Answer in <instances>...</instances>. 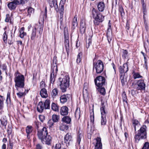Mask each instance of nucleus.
<instances>
[{
    "mask_svg": "<svg viewBox=\"0 0 149 149\" xmlns=\"http://www.w3.org/2000/svg\"><path fill=\"white\" fill-rule=\"evenodd\" d=\"M40 94L41 97L43 98H46L48 96L47 90L45 88L41 89Z\"/></svg>",
    "mask_w": 149,
    "mask_h": 149,
    "instance_id": "nucleus-25",
    "label": "nucleus"
},
{
    "mask_svg": "<svg viewBox=\"0 0 149 149\" xmlns=\"http://www.w3.org/2000/svg\"><path fill=\"white\" fill-rule=\"evenodd\" d=\"M39 119L42 122H43L45 119V116L43 115H40L39 116Z\"/></svg>",
    "mask_w": 149,
    "mask_h": 149,
    "instance_id": "nucleus-57",
    "label": "nucleus"
},
{
    "mask_svg": "<svg viewBox=\"0 0 149 149\" xmlns=\"http://www.w3.org/2000/svg\"><path fill=\"white\" fill-rule=\"evenodd\" d=\"M1 98H0V109H2L3 107V100L1 96Z\"/></svg>",
    "mask_w": 149,
    "mask_h": 149,
    "instance_id": "nucleus-53",
    "label": "nucleus"
},
{
    "mask_svg": "<svg viewBox=\"0 0 149 149\" xmlns=\"http://www.w3.org/2000/svg\"><path fill=\"white\" fill-rule=\"evenodd\" d=\"M91 37H90L86 41V47L87 48H88L91 44Z\"/></svg>",
    "mask_w": 149,
    "mask_h": 149,
    "instance_id": "nucleus-46",
    "label": "nucleus"
},
{
    "mask_svg": "<svg viewBox=\"0 0 149 149\" xmlns=\"http://www.w3.org/2000/svg\"><path fill=\"white\" fill-rule=\"evenodd\" d=\"M81 135L80 134L79 135L78 137L77 138V142L78 144L79 145L80 143V142L81 141Z\"/></svg>",
    "mask_w": 149,
    "mask_h": 149,
    "instance_id": "nucleus-60",
    "label": "nucleus"
},
{
    "mask_svg": "<svg viewBox=\"0 0 149 149\" xmlns=\"http://www.w3.org/2000/svg\"><path fill=\"white\" fill-rule=\"evenodd\" d=\"M50 101L49 100L47 99L43 104L45 109H49L50 108Z\"/></svg>",
    "mask_w": 149,
    "mask_h": 149,
    "instance_id": "nucleus-30",
    "label": "nucleus"
},
{
    "mask_svg": "<svg viewBox=\"0 0 149 149\" xmlns=\"http://www.w3.org/2000/svg\"><path fill=\"white\" fill-rule=\"evenodd\" d=\"M104 64L101 60H98L97 62L93 63V69H95L97 74L101 73L103 70Z\"/></svg>",
    "mask_w": 149,
    "mask_h": 149,
    "instance_id": "nucleus-6",
    "label": "nucleus"
},
{
    "mask_svg": "<svg viewBox=\"0 0 149 149\" xmlns=\"http://www.w3.org/2000/svg\"><path fill=\"white\" fill-rule=\"evenodd\" d=\"M19 92L17 93V95L19 98H21L25 95L24 91H22L21 88L19 89V91H18Z\"/></svg>",
    "mask_w": 149,
    "mask_h": 149,
    "instance_id": "nucleus-31",
    "label": "nucleus"
},
{
    "mask_svg": "<svg viewBox=\"0 0 149 149\" xmlns=\"http://www.w3.org/2000/svg\"><path fill=\"white\" fill-rule=\"evenodd\" d=\"M98 88V90L100 94L102 95H104L106 93L105 90L104 88L99 87Z\"/></svg>",
    "mask_w": 149,
    "mask_h": 149,
    "instance_id": "nucleus-40",
    "label": "nucleus"
},
{
    "mask_svg": "<svg viewBox=\"0 0 149 149\" xmlns=\"http://www.w3.org/2000/svg\"><path fill=\"white\" fill-rule=\"evenodd\" d=\"M136 89L137 90L143 91L145 90L146 84L143 79H140L138 80L136 84Z\"/></svg>",
    "mask_w": 149,
    "mask_h": 149,
    "instance_id": "nucleus-10",
    "label": "nucleus"
},
{
    "mask_svg": "<svg viewBox=\"0 0 149 149\" xmlns=\"http://www.w3.org/2000/svg\"><path fill=\"white\" fill-rule=\"evenodd\" d=\"M45 142L46 144L47 145H50L52 143V137L49 135H47L45 138H44V141Z\"/></svg>",
    "mask_w": 149,
    "mask_h": 149,
    "instance_id": "nucleus-23",
    "label": "nucleus"
},
{
    "mask_svg": "<svg viewBox=\"0 0 149 149\" xmlns=\"http://www.w3.org/2000/svg\"><path fill=\"white\" fill-rule=\"evenodd\" d=\"M58 71L57 66H54L51 71L50 75V82L53 84L55 80L56 73Z\"/></svg>",
    "mask_w": 149,
    "mask_h": 149,
    "instance_id": "nucleus-11",
    "label": "nucleus"
},
{
    "mask_svg": "<svg viewBox=\"0 0 149 149\" xmlns=\"http://www.w3.org/2000/svg\"><path fill=\"white\" fill-rule=\"evenodd\" d=\"M26 130L27 134H30L33 131V127L31 126H28L26 127Z\"/></svg>",
    "mask_w": 149,
    "mask_h": 149,
    "instance_id": "nucleus-38",
    "label": "nucleus"
},
{
    "mask_svg": "<svg viewBox=\"0 0 149 149\" xmlns=\"http://www.w3.org/2000/svg\"><path fill=\"white\" fill-rule=\"evenodd\" d=\"M105 4L104 2H100L97 4V7L99 11L102 12L105 8Z\"/></svg>",
    "mask_w": 149,
    "mask_h": 149,
    "instance_id": "nucleus-22",
    "label": "nucleus"
},
{
    "mask_svg": "<svg viewBox=\"0 0 149 149\" xmlns=\"http://www.w3.org/2000/svg\"><path fill=\"white\" fill-rule=\"evenodd\" d=\"M71 95L68 94H63L60 97V101L61 103L64 104L70 100Z\"/></svg>",
    "mask_w": 149,
    "mask_h": 149,
    "instance_id": "nucleus-13",
    "label": "nucleus"
},
{
    "mask_svg": "<svg viewBox=\"0 0 149 149\" xmlns=\"http://www.w3.org/2000/svg\"><path fill=\"white\" fill-rule=\"evenodd\" d=\"M64 141L67 146L70 145V142L72 141V136L70 134L68 133L66 134L64 137Z\"/></svg>",
    "mask_w": 149,
    "mask_h": 149,
    "instance_id": "nucleus-16",
    "label": "nucleus"
},
{
    "mask_svg": "<svg viewBox=\"0 0 149 149\" xmlns=\"http://www.w3.org/2000/svg\"><path fill=\"white\" fill-rule=\"evenodd\" d=\"M105 109L106 108L104 105V103L102 102V105L100 107V109L101 114L100 123L101 126L102 127L105 125L107 122L106 115L107 113V111Z\"/></svg>",
    "mask_w": 149,
    "mask_h": 149,
    "instance_id": "nucleus-5",
    "label": "nucleus"
},
{
    "mask_svg": "<svg viewBox=\"0 0 149 149\" xmlns=\"http://www.w3.org/2000/svg\"><path fill=\"white\" fill-rule=\"evenodd\" d=\"M146 138L147 134L138 132L137 133L136 132L134 137L135 142L137 143H138L140 140L146 139Z\"/></svg>",
    "mask_w": 149,
    "mask_h": 149,
    "instance_id": "nucleus-12",
    "label": "nucleus"
},
{
    "mask_svg": "<svg viewBox=\"0 0 149 149\" xmlns=\"http://www.w3.org/2000/svg\"><path fill=\"white\" fill-rule=\"evenodd\" d=\"M35 123L37 127V128L39 127V126L41 125V123L38 121H35Z\"/></svg>",
    "mask_w": 149,
    "mask_h": 149,
    "instance_id": "nucleus-64",
    "label": "nucleus"
},
{
    "mask_svg": "<svg viewBox=\"0 0 149 149\" xmlns=\"http://www.w3.org/2000/svg\"><path fill=\"white\" fill-rule=\"evenodd\" d=\"M8 35L6 31H5L3 34V39L4 42L6 43L7 42Z\"/></svg>",
    "mask_w": 149,
    "mask_h": 149,
    "instance_id": "nucleus-41",
    "label": "nucleus"
},
{
    "mask_svg": "<svg viewBox=\"0 0 149 149\" xmlns=\"http://www.w3.org/2000/svg\"><path fill=\"white\" fill-rule=\"evenodd\" d=\"M58 81L60 83V88L62 92H65L70 85V78L68 75H66L63 78H59Z\"/></svg>",
    "mask_w": 149,
    "mask_h": 149,
    "instance_id": "nucleus-3",
    "label": "nucleus"
},
{
    "mask_svg": "<svg viewBox=\"0 0 149 149\" xmlns=\"http://www.w3.org/2000/svg\"><path fill=\"white\" fill-rule=\"evenodd\" d=\"M94 81L97 87H101L105 85V79L104 77L100 76L95 79Z\"/></svg>",
    "mask_w": 149,
    "mask_h": 149,
    "instance_id": "nucleus-8",
    "label": "nucleus"
},
{
    "mask_svg": "<svg viewBox=\"0 0 149 149\" xmlns=\"http://www.w3.org/2000/svg\"><path fill=\"white\" fill-rule=\"evenodd\" d=\"M80 113L81 112L80 109H78V108H77L75 111V118L79 119L80 117Z\"/></svg>",
    "mask_w": 149,
    "mask_h": 149,
    "instance_id": "nucleus-39",
    "label": "nucleus"
},
{
    "mask_svg": "<svg viewBox=\"0 0 149 149\" xmlns=\"http://www.w3.org/2000/svg\"><path fill=\"white\" fill-rule=\"evenodd\" d=\"M55 149H66L63 148H62L61 144L60 143H57L55 146Z\"/></svg>",
    "mask_w": 149,
    "mask_h": 149,
    "instance_id": "nucleus-52",
    "label": "nucleus"
},
{
    "mask_svg": "<svg viewBox=\"0 0 149 149\" xmlns=\"http://www.w3.org/2000/svg\"><path fill=\"white\" fill-rule=\"evenodd\" d=\"M45 107L43 103L41 101L39 102L37 108L38 111L40 113L42 112L44 110Z\"/></svg>",
    "mask_w": 149,
    "mask_h": 149,
    "instance_id": "nucleus-21",
    "label": "nucleus"
},
{
    "mask_svg": "<svg viewBox=\"0 0 149 149\" xmlns=\"http://www.w3.org/2000/svg\"><path fill=\"white\" fill-rule=\"evenodd\" d=\"M68 128V126L63 124H61L59 126V129L61 131H65L67 130Z\"/></svg>",
    "mask_w": 149,
    "mask_h": 149,
    "instance_id": "nucleus-34",
    "label": "nucleus"
},
{
    "mask_svg": "<svg viewBox=\"0 0 149 149\" xmlns=\"http://www.w3.org/2000/svg\"><path fill=\"white\" fill-rule=\"evenodd\" d=\"M82 56V53L80 52L79 53L77 56V58L76 60V62L78 63H79L81 60V58Z\"/></svg>",
    "mask_w": 149,
    "mask_h": 149,
    "instance_id": "nucleus-42",
    "label": "nucleus"
},
{
    "mask_svg": "<svg viewBox=\"0 0 149 149\" xmlns=\"http://www.w3.org/2000/svg\"><path fill=\"white\" fill-rule=\"evenodd\" d=\"M43 27V24L39 22V24H36L33 28L31 35V39L34 40L35 38H38L41 35Z\"/></svg>",
    "mask_w": 149,
    "mask_h": 149,
    "instance_id": "nucleus-2",
    "label": "nucleus"
},
{
    "mask_svg": "<svg viewBox=\"0 0 149 149\" xmlns=\"http://www.w3.org/2000/svg\"><path fill=\"white\" fill-rule=\"evenodd\" d=\"M142 11L143 14L144 15H146V6H142Z\"/></svg>",
    "mask_w": 149,
    "mask_h": 149,
    "instance_id": "nucleus-61",
    "label": "nucleus"
},
{
    "mask_svg": "<svg viewBox=\"0 0 149 149\" xmlns=\"http://www.w3.org/2000/svg\"><path fill=\"white\" fill-rule=\"evenodd\" d=\"M71 118L68 116H64L62 119V121L67 124H69L71 121Z\"/></svg>",
    "mask_w": 149,
    "mask_h": 149,
    "instance_id": "nucleus-29",
    "label": "nucleus"
},
{
    "mask_svg": "<svg viewBox=\"0 0 149 149\" xmlns=\"http://www.w3.org/2000/svg\"><path fill=\"white\" fill-rule=\"evenodd\" d=\"M28 14L27 16L30 17L31 14L34 12L33 9L31 7L29 8L27 10Z\"/></svg>",
    "mask_w": 149,
    "mask_h": 149,
    "instance_id": "nucleus-43",
    "label": "nucleus"
},
{
    "mask_svg": "<svg viewBox=\"0 0 149 149\" xmlns=\"http://www.w3.org/2000/svg\"><path fill=\"white\" fill-rule=\"evenodd\" d=\"M14 78L15 82V87L17 91H19L21 88L22 91H26L24 88V76L22 74L18 71H17L14 74Z\"/></svg>",
    "mask_w": 149,
    "mask_h": 149,
    "instance_id": "nucleus-1",
    "label": "nucleus"
},
{
    "mask_svg": "<svg viewBox=\"0 0 149 149\" xmlns=\"http://www.w3.org/2000/svg\"><path fill=\"white\" fill-rule=\"evenodd\" d=\"M144 47L146 51L149 52V42L148 39L144 42Z\"/></svg>",
    "mask_w": 149,
    "mask_h": 149,
    "instance_id": "nucleus-35",
    "label": "nucleus"
},
{
    "mask_svg": "<svg viewBox=\"0 0 149 149\" xmlns=\"http://www.w3.org/2000/svg\"><path fill=\"white\" fill-rule=\"evenodd\" d=\"M86 28V23L83 20H81L80 22V30L81 33L83 34L84 33Z\"/></svg>",
    "mask_w": 149,
    "mask_h": 149,
    "instance_id": "nucleus-17",
    "label": "nucleus"
},
{
    "mask_svg": "<svg viewBox=\"0 0 149 149\" xmlns=\"http://www.w3.org/2000/svg\"><path fill=\"white\" fill-rule=\"evenodd\" d=\"M47 134V128L45 127H43L42 130H39L37 133L38 137L41 141H44V138Z\"/></svg>",
    "mask_w": 149,
    "mask_h": 149,
    "instance_id": "nucleus-9",
    "label": "nucleus"
},
{
    "mask_svg": "<svg viewBox=\"0 0 149 149\" xmlns=\"http://www.w3.org/2000/svg\"><path fill=\"white\" fill-rule=\"evenodd\" d=\"M102 144L101 142V139L97 137L96 138V142L95 145L94 149H102Z\"/></svg>",
    "mask_w": 149,
    "mask_h": 149,
    "instance_id": "nucleus-18",
    "label": "nucleus"
},
{
    "mask_svg": "<svg viewBox=\"0 0 149 149\" xmlns=\"http://www.w3.org/2000/svg\"><path fill=\"white\" fill-rule=\"evenodd\" d=\"M68 109L66 106H63L60 110V114L62 116L67 115L68 113Z\"/></svg>",
    "mask_w": 149,
    "mask_h": 149,
    "instance_id": "nucleus-19",
    "label": "nucleus"
},
{
    "mask_svg": "<svg viewBox=\"0 0 149 149\" xmlns=\"http://www.w3.org/2000/svg\"><path fill=\"white\" fill-rule=\"evenodd\" d=\"M54 123L53 121H52V120H49L48 123V125L50 127H52L54 125Z\"/></svg>",
    "mask_w": 149,
    "mask_h": 149,
    "instance_id": "nucleus-54",
    "label": "nucleus"
},
{
    "mask_svg": "<svg viewBox=\"0 0 149 149\" xmlns=\"http://www.w3.org/2000/svg\"><path fill=\"white\" fill-rule=\"evenodd\" d=\"M141 149H149V143L148 142H146Z\"/></svg>",
    "mask_w": 149,
    "mask_h": 149,
    "instance_id": "nucleus-48",
    "label": "nucleus"
},
{
    "mask_svg": "<svg viewBox=\"0 0 149 149\" xmlns=\"http://www.w3.org/2000/svg\"><path fill=\"white\" fill-rule=\"evenodd\" d=\"M58 90L56 88L54 89L51 92V95L53 98L55 97L58 95Z\"/></svg>",
    "mask_w": 149,
    "mask_h": 149,
    "instance_id": "nucleus-28",
    "label": "nucleus"
},
{
    "mask_svg": "<svg viewBox=\"0 0 149 149\" xmlns=\"http://www.w3.org/2000/svg\"><path fill=\"white\" fill-rule=\"evenodd\" d=\"M123 99V102H127V97L125 94H123L122 95Z\"/></svg>",
    "mask_w": 149,
    "mask_h": 149,
    "instance_id": "nucleus-63",
    "label": "nucleus"
},
{
    "mask_svg": "<svg viewBox=\"0 0 149 149\" xmlns=\"http://www.w3.org/2000/svg\"><path fill=\"white\" fill-rule=\"evenodd\" d=\"M111 34L109 33L108 32L107 33V36L109 42H110L111 40V38L110 36Z\"/></svg>",
    "mask_w": 149,
    "mask_h": 149,
    "instance_id": "nucleus-59",
    "label": "nucleus"
},
{
    "mask_svg": "<svg viewBox=\"0 0 149 149\" xmlns=\"http://www.w3.org/2000/svg\"><path fill=\"white\" fill-rule=\"evenodd\" d=\"M123 54L122 55L123 57L126 58L127 57L128 52L126 50H123Z\"/></svg>",
    "mask_w": 149,
    "mask_h": 149,
    "instance_id": "nucleus-47",
    "label": "nucleus"
},
{
    "mask_svg": "<svg viewBox=\"0 0 149 149\" xmlns=\"http://www.w3.org/2000/svg\"><path fill=\"white\" fill-rule=\"evenodd\" d=\"M51 108L52 110L55 111H58V106L55 103H52L51 105Z\"/></svg>",
    "mask_w": 149,
    "mask_h": 149,
    "instance_id": "nucleus-37",
    "label": "nucleus"
},
{
    "mask_svg": "<svg viewBox=\"0 0 149 149\" xmlns=\"http://www.w3.org/2000/svg\"><path fill=\"white\" fill-rule=\"evenodd\" d=\"M24 27H22L19 30V36L21 38H23L26 35V33L24 32Z\"/></svg>",
    "mask_w": 149,
    "mask_h": 149,
    "instance_id": "nucleus-33",
    "label": "nucleus"
},
{
    "mask_svg": "<svg viewBox=\"0 0 149 149\" xmlns=\"http://www.w3.org/2000/svg\"><path fill=\"white\" fill-rule=\"evenodd\" d=\"M120 75H125V73L127 72L128 70V66L127 63L120 66L119 68Z\"/></svg>",
    "mask_w": 149,
    "mask_h": 149,
    "instance_id": "nucleus-14",
    "label": "nucleus"
},
{
    "mask_svg": "<svg viewBox=\"0 0 149 149\" xmlns=\"http://www.w3.org/2000/svg\"><path fill=\"white\" fill-rule=\"evenodd\" d=\"M59 116L58 115L54 114L52 116V119L54 122L56 123L58 121Z\"/></svg>",
    "mask_w": 149,
    "mask_h": 149,
    "instance_id": "nucleus-36",
    "label": "nucleus"
},
{
    "mask_svg": "<svg viewBox=\"0 0 149 149\" xmlns=\"http://www.w3.org/2000/svg\"><path fill=\"white\" fill-rule=\"evenodd\" d=\"M5 21L6 22H10V23L12 22L10 19V17L9 14H7L6 15Z\"/></svg>",
    "mask_w": 149,
    "mask_h": 149,
    "instance_id": "nucleus-50",
    "label": "nucleus"
},
{
    "mask_svg": "<svg viewBox=\"0 0 149 149\" xmlns=\"http://www.w3.org/2000/svg\"><path fill=\"white\" fill-rule=\"evenodd\" d=\"M77 15H75L72 20V29H74L77 25Z\"/></svg>",
    "mask_w": 149,
    "mask_h": 149,
    "instance_id": "nucleus-24",
    "label": "nucleus"
},
{
    "mask_svg": "<svg viewBox=\"0 0 149 149\" xmlns=\"http://www.w3.org/2000/svg\"><path fill=\"white\" fill-rule=\"evenodd\" d=\"M147 127L145 125H143L138 130V132L141 133H144L145 134H147Z\"/></svg>",
    "mask_w": 149,
    "mask_h": 149,
    "instance_id": "nucleus-27",
    "label": "nucleus"
},
{
    "mask_svg": "<svg viewBox=\"0 0 149 149\" xmlns=\"http://www.w3.org/2000/svg\"><path fill=\"white\" fill-rule=\"evenodd\" d=\"M134 78V79L137 78H139L142 77V76L140 75L138 72H134L133 74Z\"/></svg>",
    "mask_w": 149,
    "mask_h": 149,
    "instance_id": "nucleus-45",
    "label": "nucleus"
},
{
    "mask_svg": "<svg viewBox=\"0 0 149 149\" xmlns=\"http://www.w3.org/2000/svg\"><path fill=\"white\" fill-rule=\"evenodd\" d=\"M64 45L68 55L70 52L69 34L68 30L65 28L64 29Z\"/></svg>",
    "mask_w": 149,
    "mask_h": 149,
    "instance_id": "nucleus-7",
    "label": "nucleus"
},
{
    "mask_svg": "<svg viewBox=\"0 0 149 149\" xmlns=\"http://www.w3.org/2000/svg\"><path fill=\"white\" fill-rule=\"evenodd\" d=\"M59 10L60 14V18L62 19L63 16L64 12V6L63 5H61Z\"/></svg>",
    "mask_w": 149,
    "mask_h": 149,
    "instance_id": "nucleus-32",
    "label": "nucleus"
},
{
    "mask_svg": "<svg viewBox=\"0 0 149 149\" xmlns=\"http://www.w3.org/2000/svg\"><path fill=\"white\" fill-rule=\"evenodd\" d=\"M120 79L121 81L122 85L123 86L125 84L126 81V80L125 79V75H120Z\"/></svg>",
    "mask_w": 149,
    "mask_h": 149,
    "instance_id": "nucleus-44",
    "label": "nucleus"
},
{
    "mask_svg": "<svg viewBox=\"0 0 149 149\" xmlns=\"http://www.w3.org/2000/svg\"><path fill=\"white\" fill-rule=\"evenodd\" d=\"M2 69L3 70L6 71L7 70V66L6 64H3L2 65ZM6 73L7 74V73L6 71Z\"/></svg>",
    "mask_w": 149,
    "mask_h": 149,
    "instance_id": "nucleus-62",
    "label": "nucleus"
},
{
    "mask_svg": "<svg viewBox=\"0 0 149 149\" xmlns=\"http://www.w3.org/2000/svg\"><path fill=\"white\" fill-rule=\"evenodd\" d=\"M45 82L43 81H42L40 83V87L41 88H45Z\"/></svg>",
    "mask_w": 149,
    "mask_h": 149,
    "instance_id": "nucleus-55",
    "label": "nucleus"
},
{
    "mask_svg": "<svg viewBox=\"0 0 149 149\" xmlns=\"http://www.w3.org/2000/svg\"><path fill=\"white\" fill-rule=\"evenodd\" d=\"M88 87L87 83H84V85L83 94L84 97H88L89 95V93L87 91Z\"/></svg>",
    "mask_w": 149,
    "mask_h": 149,
    "instance_id": "nucleus-20",
    "label": "nucleus"
},
{
    "mask_svg": "<svg viewBox=\"0 0 149 149\" xmlns=\"http://www.w3.org/2000/svg\"><path fill=\"white\" fill-rule=\"evenodd\" d=\"M132 124L134 128L135 131H136V128L139 127L140 125L139 122L136 119H133L132 120Z\"/></svg>",
    "mask_w": 149,
    "mask_h": 149,
    "instance_id": "nucleus-26",
    "label": "nucleus"
},
{
    "mask_svg": "<svg viewBox=\"0 0 149 149\" xmlns=\"http://www.w3.org/2000/svg\"><path fill=\"white\" fill-rule=\"evenodd\" d=\"M94 116L93 115V116H91V125L92 126H94Z\"/></svg>",
    "mask_w": 149,
    "mask_h": 149,
    "instance_id": "nucleus-58",
    "label": "nucleus"
},
{
    "mask_svg": "<svg viewBox=\"0 0 149 149\" xmlns=\"http://www.w3.org/2000/svg\"><path fill=\"white\" fill-rule=\"evenodd\" d=\"M0 123H1L2 125L3 126L6 127L7 123V120L6 119L1 120Z\"/></svg>",
    "mask_w": 149,
    "mask_h": 149,
    "instance_id": "nucleus-51",
    "label": "nucleus"
},
{
    "mask_svg": "<svg viewBox=\"0 0 149 149\" xmlns=\"http://www.w3.org/2000/svg\"><path fill=\"white\" fill-rule=\"evenodd\" d=\"M119 11L122 17L123 16L125 15V12L123 8L121 6L119 8Z\"/></svg>",
    "mask_w": 149,
    "mask_h": 149,
    "instance_id": "nucleus-49",
    "label": "nucleus"
},
{
    "mask_svg": "<svg viewBox=\"0 0 149 149\" xmlns=\"http://www.w3.org/2000/svg\"><path fill=\"white\" fill-rule=\"evenodd\" d=\"M49 3L51 8H53L56 11H58V9L56 0H49Z\"/></svg>",
    "mask_w": 149,
    "mask_h": 149,
    "instance_id": "nucleus-15",
    "label": "nucleus"
},
{
    "mask_svg": "<svg viewBox=\"0 0 149 149\" xmlns=\"http://www.w3.org/2000/svg\"><path fill=\"white\" fill-rule=\"evenodd\" d=\"M92 17L94 19L93 21L94 24L96 26L99 25L104 20V16H103L99 12L93 8L92 11Z\"/></svg>",
    "mask_w": 149,
    "mask_h": 149,
    "instance_id": "nucleus-4",
    "label": "nucleus"
},
{
    "mask_svg": "<svg viewBox=\"0 0 149 149\" xmlns=\"http://www.w3.org/2000/svg\"><path fill=\"white\" fill-rule=\"evenodd\" d=\"M43 148L41 144L38 143L36 145L35 149H43Z\"/></svg>",
    "mask_w": 149,
    "mask_h": 149,
    "instance_id": "nucleus-56",
    "label": "nucleus"
}]
</instances>
